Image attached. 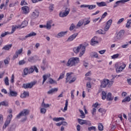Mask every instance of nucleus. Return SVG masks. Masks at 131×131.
Masks as SVG:
<instances>
[{
    "label": "nucleus",
    "instance_id": "f257e3e1",
    "mask_svg": "<svg viewBox=\"0 0 131 131\" xmlns=\"http://www.w3.org/2000/svg\"><path fill=\"white\" fill-rule=\"evenodd\" d=\"M73 52H75V54H78V53L80 52L79 54V57H82L84 53H85V46H84L82 44H80L79 46L73 48Z\"/></svg>",
    "mask_w": 131,
    "mask_h": 131
},
{
    "label": "nucleus",
    "instance_id": "f03ea898",
    "mask_svg": "<svg viewBox=\"0 0 131 131\" xmlns=\"http://www.w3.org/2000/svg\"><path fill=\"white\" fill-rule=\"evenodd\" d=\"M79 62H80V60L79 57H71L69 59L67 63V67H74V66H76Z\"/></svg>",
    "mask_w": 131,
    "mask_h": 131
},
{
    "label": "nucleus",
    "instance_id": "7ed1b4c3",
    "mask_svg": "<svg viewBox=\"0 0 131 131\" xmlns=\"http://www.w3.org/2000/svg\"><path fill=\"white\" fill-rule=\"evenodd\" d=\"M114 81L112 80H109L108 79H103L100 81V87L102 89H105V88H111L112 86Z\"/></svg>",
    "mask_w": 131,
    "mask_h": 131
},
{
    "label": "nucleus",
    "instance_id": "20e7f679",
    "mask_svg": "<svg viewBox=\"0 0 131 131\" xmlns=\"http://www.w3.org/2000/svg\"><path fill=\"white\" fill-rule=\"evenodd\" d=\"M126 66L124 63H123L122 65L120 66V63H116L115 65V68H116L117 73H120V72H122V70L125 68Z\"/></svg>",
    "mask_w": 131,
    "mask_h": 131
},
{
    "label": "nucleus",
    "instance_id": "39448f33",
    "mask_svg": "<svg viewBox=\"0 0 131 131\" xmlns=\"http://www.w3.org/2000/svg\"><path fill=\"white\" fill-rule=\"evenodd\" d=\"M13 118V115H9L7 116V118L6 119V120L5 122L4 125L3 127V128L5 129L11 123V121H12V118Z\"/></svg>",
    "mask_w": 131,
    "mask_h": 131
},
{
    "label": "nucleus",
    "instance_id": "423d86ee",
    "mask_svg": "<svg viewBox=\"0 0 131 131\" xmlns=\"http://www.w3.org/2000/svg\"><path fill=\"white\" fill-rule=\"evenodd\" d=\"M124 30H120L117 34L116 36H115L114 40L116 41H117V40H119L124 35Z\"/></svg>",
    "mask_w": 131,
    "mask_h": 131
},
{
    "label": "nucleus",
    "instance_id": "0eeeda50",
    "mask_svg": "<svg viewBox=\"0 0 131 131\" xmlns=\"http://www.w3.org/2000/svg\"><path fill=\"white\" fill-rule=\"evenodd\" d=\"M70 12V8H66V10L64 12H60L59 13V16L61 18H64V17H67Z\"/></svg>",
    "mask_w": 131,
    "mask_h": 131
},
{
    "label": "nucleus",
    "instance_id": "6e6552de",
    "mask_svg": "<svg viewBox=\"0 0 131 131\" xmlns=\"http://www.w3.org/2000/svg\"><path fill=\"white\" fill-rule=\"evenodd\" d=\"M29 114V110H24L21 111L19 114L16 116V118H20L21 116H26Z\"/></svg>",
    "mask_w": 131,
    "mask_h": 131
},
{
    "label": "nucleus",
    "instance_id": "1a4fd4ad",
    "mask_svg": "<svg viewBox=\"0 0 131 131\" xmlns=\"http://www.w3.org/2000/svg\"><path fill=\"white\" fill-rule=\"evenodd\" d=\"M39 16V11L38 10H34L31 15L32 19H36V18H38Z\"/></svg>",
    "mask_w": 131,
    "mask_h": 131
},
{
    "label": "nucleus",
    "instance_id": "9d476101",
    "mask_svg": "<svg viewBox=\"0 0 131 131\" xmlns=\"http://www.w3.org/2000/svg\"><path fill=\"white\" fill-rule=\"evenodd\" d=\"M35 84H36V81H33L30 83L24 84V89H31Z\"/></svg>",
    "mask_w": 131,
    "mask_h": 131
},
{
    "label": "nucleus",
    "instance_id": "9b49d317",
    "mask_svg": "<svg viewBox=\"0 0 131 131\" xmlns=\"http://www.w3.org/2000/svg\"><path fill=\"white\" fill-rule=\"evenodd\" d=\"M112 22H113L112 19H110L106 22V26L104 28V31H108L109 30V28H110V27L111 26V24H112Z\"/></svg>",
    "mask_w": 131,
    "mask_h": 131
},
{
    "label": "nucleus",
    "instance_id": "f8f14e48",
    "mask_svg": "<svg viewBox=\"0 0 131 131\" xmlns=\"http://www.w3.org/2000/svg\"><path fill=\"white\" fill-rule=\"evenodd\" d=\"M67 31L60 32L55 36V37H57V38H61L62 37H64V36L67 34Z\"/></svg>",
    "mask_w": 131,
    "mask_h": 131
},
{
    "label": "nucleus",
    "instance_id": "ddd939ff",
    "mask_svg": "<svg viewBox=\"0 0 131 131\" xmlns=\"http://www.w3.org/2000/svg\"><path fill=\"white\" fill-rule=\"evenodd\" d=\"M23 52V49L21 48L19 50L16 51L15 52V55H14L13 57V60H15V59H17L18 58V56L20 55V54H22V52Z\"/></svg>",
    "mask_w": 131,
    "mask_h": 131
},
{
    "label": "nucleus",
    "instance_id": "4468645a",
    "mask_svg": "<svg viewBox=\"0 0 131 131\" xmlns=\"http://www.w3.org/2000/svg\"><path fill=\"white\" fill-rule=\"evenodd\" d=\"M77 35H78V33H74V34L71 35L67 40V41L69 42V41H72L73 40L75 39L76 38Z\"/></svg>",
    "mask_w": 131,
    "mask_h": 131
},
{
    "label": "nucleus",
    "instance_id": "2eb2a0df",
    "mask_svg": "<svg viewBox=\"0 0 131 131\" xmlns=\"http://www.w3.org/2000/svg\"><path fill=\"white\" fill-rule=\"evenodd\" d=\"M99 43V41H98V37L95 36L92 39L91 41V46H95V45H97Z\"/></svg>",
    "mask_w": 131,
    "mask_h": 131
},
{
    "label": "nucleus",
    "instance_id": "dca6fc26",
    "mask_svg": "<svg viewBox=\"0 0 131 131\" xmlns=\"http://www.w3.org/2000/svg\"><path fill=\"white\" fill-rule=\"evenodd\" d=\"M9 97H17L18 96V93L16 91H13L10 90L9 93H8Z\"/></svg>",
    "mask_w": 131,
    "mask_h": 131
},
{
    "label": "nucleus",
    "instance_id": "f3484780",
    "mask_svg": "<svg viewBox=\"0 0 131 131\" xmlns=\"http://www.w3.org/2000/svg\"><path fill=\"white\" fill-rule=\"evenodd\" d=\"M58 88L52 89L47 92V94L48 95H52V94H55V93H57V92H58Z\"/></svg>",
    "mask_w": 131,
    "mask_h": 131
},
{
    "label": "nucleus",
    "instance_id": "a211bd4d",
    "mask_svg": "<svg viewBox=\"0 0 131 131\" xmlns=\"http://www.w3.org/2000/svg\"><path fill=\"white\" fill-rule=\"evenodd\" d=\"M35 35H36V33L34 32H32L25 36V38H24L23 39L25 40L27 38H28V37H31V36H35Z\"/></svg>",
    "mask_w": 131,
    "mask_h": 131
},
{
    "label": "nucleus",
    "instance_id": "6ab92c4d",
    "mask_svg": "<svg viewBox=\"0 0 131 131\" xmlns=\"http://www.w3.org/2000/svg\"><path fill=\"white\" fill-rule=\"evenodd\" d=\"M24 14H28L29 13V7L28 6H24L21 8Z\"/></svg>",
    "mask_w": 131,
    "mask_h": 131
},
{
    "label": "nucleus",
    "instance_id": "aec40b11",
    "mask_svg": "<svg viewBox=\"0 0 131 131\" xmlns=\"http://www.w3.org/2000/svg\"><path fill=\"white\" fill-rule=\"evenodd\" d=\"M72 77V73H68L67 74L66 83H67V82H69V81L70 80V79H71Z\"/></svg>",
    "mask_w": 131,
    "mask_h": 131
},
{
    "label": "nucleus",
    "instance_id": "412c9836",
    "mask_svg": "<svg viewBox=\"0 0 131 131\" xmlns=\"http://www.w3.org/2000/svg\"><path fill=\"white\" fill-rule=\"evenodd\" d=\"M96 5L98 7H107V4L105 2H96Z\"/></svg>",
    "mask_w": 131,
    "mask_h": 131
},
{
    "label": "nucleus",
    "instance_id": "4be33fe9",
    "mask_svg": "<svg viewBox=\"0 0 131 131\" xmlns=\"http://www.w3.org/2000/svg\"><path fill=\"white\" fill-rule=\"evenodd\" d=\"M113 99L114 98L112 97V94L111 93H108L106 95L107 101H113Z\"/></svg>",
    "mask_w": 131,
    "mask_h": 131
},
{
    "label": "nucleus",
    "instance_id": "5701e85b",
    "mask_svg": "<svg viewBox=\"0 0 131 131\" xmlns=\"http://www.w3.org/2000/svg\"><path fill=\"white\" fill-rule=\"evenodd\" d=\"M20 97L22 99H24L25 98H27V97H29V93L25 91L23 94H21L20 95Z\"/></svg>",
    "mask_w": 131,
    "mask_h": 131
},
{
    "label": "nucleus",
    "instance_id": "b1692460",
    "mask_svg": "<svg viewBox=\"0 0 131 131\" xmlns=\"http://www.w3.org/2000/svg\"><path fill=\"white\" fill-rule=\"evenodd\" d=\"M52 21H47V25H46V28H47V29H48V30H50V29L52 28Z\"/></svg>",
    "mask_w": 131,
    "mask_h": 131
},
{
    "label": "nucleus",
    "instance_id": "393cba45",
    "mask_svg": "<svg viewBox=\"0 0 131 131\" xmlns=\"http://www.w3.org/2000/svg\"><path fill=\"white\" fill-rule=\"evenodd\" d=\"M90 56L91 58H97V59H99L98 53L96 52H91Z\"/></svg>",
    "mask_w": 131,
    "mask_h": 131
},
{
    "label": "nucleus",
    "instance_id": "a878e982",
    "mask_svg": "<svg viewBox=\"0 0 131 131\" xmlns=\"http://www.w3.org/2000/svg\"><path fill=\"white\" fill-rule=\"evenodd\" d=\"M36 58H37L36 56H31L30 58H29L28 61H29V62L33 63L36 61Z\"/></svg>",
    "mask_w": 131,
    "mask_h": 131
},
{
    "label": "nucleus",
    "instance_id": "bb28decb",
    "mask_svg": "<svg viewBox=\"0 0 131 131\" xmlns=\"http://www.w3.org/2000/svg\"><path fill=\"white\" fill-rule=\"evenodd\" d=\"M101 97L102 100H105L107 98V93H106V92L103 91L101 93Z\"/></svg>",
    "mask_w": 131,
    "mask_h": 131
},
{
    "label": "nucleus",
    "instance_id": "cd10ccee",
    "mask_svg": "<svg viewBox=\"0 0 131 131\" xmlns=\"http://www.w3.org/2000/svg\"><path fill=\"white\" fill-rule=\"evenodd\" d=\"M12 48V44L8 45H6L3 48V50H5V51H9L10 49Z\"/></svg>",
    "mask_w": 131,
    "mask_h": 131
},
{
    "label": "nucleus",
    "instance_id": "c85d7f7f",
    "mask_svg": "<svg viewBox=\"0 0 131 131\" xmlns=\"http://www.w3.org/2000/svg\"><path fill=\"white\" fill-rule=\"evenodd\" d=\"M86 120H82L81 119H78V122L81 125H83V124H85Z\"/></svg>",
    "mask_w": 131,
    "mask_h": 131
},
{
    "label": "nucleus",
    "instance_id": "c756f323",
    "mask_svg": "<svg viewBox=\"0 0 131 131\" xmlns=\"http://www.w3.org/2000/svg\"><path fill=\"white\" fill-rule=\"evenodd\" d=\"M41 107L42 108H49L50 107V104L45 103V101H43V102L41 103Z\"/></svg>",
    "mask_w": 131,
    "mask_h": 131
},
{
    "label": "nucleus",
    "instance_id": "7c9ffc66",
    "mask_svg": "<svg viewBox=\"0 0 131 131\" xmlns=\"http://www.w3.org/2000/svg\"><path fill=\"white\" fill-rule=\"evenodd\" d=\"M20 25L21 26V28H24V27H26V26L28 25V21L27 20H25L23 21Z\"/></svg>",
    "mask_w": 131,
    "mask_h": 131
},
{
    "label": "nucleus",
    "instance_id": "2f4dec72",
    "mask_svg": "<svg viewBox=\"0 0 131 131\" xmlns=\"http://www.w3.org/2000/svg\"><path fill=\"white\" fill-rule=\"evenodd\" d=\"M64 118H60V117L59 118L55 117L53 118V121H56V122H58V121H60L61 120H64Z\"/></svg>",
    "mask_w": 131,
    "mask_h": 131
},
{
    "label": "nucleus",
    "instance_id": "473e14b6",
    "mask_svg": "<svg viewBox=\"0 0 131 131\" xmlns=\"http://www.w3.org/2000/svg\"><path fill=\"white\" fill-rule=\"evenodd\" d=\"M49 83H50V84H57V81L56 80H54L53 79H52V78H49Z\"/></svg>",
    "mask_w": 131,
    "mask_h": 131
},
{
    "label": "nucleus",
    "instance_id": "72a5a7b5",
    "mask_svg": "<svg viewBox=\"0 0 131 131\" xmlns=\"http://www.w3.org/2000/svg\"><path fill=\"white\" fill-rule=\"evenodd\" d=\"M2 106H5L6 107H8L9 106V102L7 101H2L1 102Z\"/></svg>",
    "mask_w": 131,
    "mask_h": 131
},
{
    "label": "nucleus",
    "instance_id": "f704fd0d",
    "mask_svg": "<svg viewBox=\"0 0 131 131\" xmlns=\"http://www.w3.org/2000/svg\"><path fill=\"white\" fill-rule=\"evenodd\" d=\"M9 34H11V33L9 32H5L4 33H2L0 37H5V36H6V35H9Z\"/></svg>",
    "mask_w": 131,
    "mask_h": 131
},
{
    "label": "nucleus",
    "instance_id": "c9c22d12",
    "mask_svg": "<svg viewBox=\"0 0 131 131\" xmlns=\"http://www.w3.org/2000/svg\"><path fill=\"white\" fill-rule=\"evenodd\" d=\"M130 101V97L129 96H127L125 97L122 101V102L123 103L124 102H129Z\"/></svg>",
    "mask_w": 131,
    "mask_h": 131
},
{
    "label": "nucleus",
    "instance_id": "e433bc0d",
    "mask_svg": "<svg viewBox=\"0 0 131 131\" xmlns=\"http://www.w3.org/2000/svg\"><path fill=\"white\" fill-rule=\"evenodd\" d=\"M96 7H97L96 5H88V9L89 10H94V9H96Z\"/></svg>",
    "mask_w": 131,
    "mask_h": 131
},
{
    "label": "nucleus",
    "instance_id": "4c0bfd02",
    "mask_svg": "<svg viewBox=\"0 0 131 131\" xmlns=\"http://www.w3.org/2000/svg\"><path fill=\"white\" fill-rule=\"evenodd\" d=\"M4 82L6 85H10V83H9V78L8 77H5Z\"/></svg>",
    "mask_w": 131,
    "mask_h": 131
},
{
    "label": "nucleus",
    "instance_id": "58836bf2",
    "mask_svg": "<svg viewBox=\"0 0 131 131\" xmlns=\"http://www.w3.org/2000/svg\"><path fill=\"white\" fill-rule=\"evenodd\" d=\"M79 111L81 114L80 117L81 118H84L85 117V115H84V113L81 110H79Z\"/></svg>",
    "mask_w": 131,
    "mask_h": 131
},
{
    "label": "nucleus",
    "instance_id": "ea45409f",
    "mask_svg": "<svg viewBox=\"0 0 131 131\" xmlns=\"http://www.w3.org/2000/svg\"><path fill=\"white\" fill-rule=\"evenodd\" d=\"M64 76H65V72H62L61 74H60L59 77L57 79L58 81H59L60 79L64 78Z\"/></svg>",
    "mask_w": 131,
    "mask_h": 131
},
{
    "label": "nucleus",
    "instance_id": "a19ab883",
    "mask_svg": "<svg viewBox=\"0 0 131 131\" xmlns=\"http://www.w3.org/2000/svg\"><path fill=\"white\" fill-rule=\"evenodd\" d=\"M98 129L99 130L102 131L104 129V126L102 123H99L98 124Z\"/></svg>",
    "mask_w": 131,
    "mask_h": 131
},
{
    "label": "nucleus",
    "instance_id": "79ce46f5",
    "mask_svg": "<svg viewBox=\"0 0 131 131\" xmlns=\"http://www.w3.org/2000/svg\"><path fill=\"white\" fill-rule=\"evenodd\" d=\"M42 78H43V81H42V84H43V83H45V82H46V80H47V79H48V75H43Z\"/></svg>",
    "mask_w": 131,
    "mask_h": 131
},
{
    "label": "nucleus",
    "instance_id": "37998d69",
    "mask_svg": "<svg viewBox=\"0 0 131 131\" xmlns=\"http://www.w3.org/2000/svg\"><path fill=\"white\" fill-rule=\"evenodd\" d=\"M47 112V109L45 108L44 107H40V113L42 114H45Z\"/></svg>",
    "mask_w": 131,
    "mask_h": 131
},
{
    "label": "nucleus",
    "instance_id": "c03bdc74",
    "mask_svg": "<svg viewBox=\"0 0 131 131\" xmlns=\"http://www.w3.org/2000/svg\"><path fill=\"white\" fill-rule=\"evenodd\" d=\"M130 0H120L117 1V4L119 3L120 4H124V3H127V2H129Z\"/></svg>",
    "mask_w": 131,
    "mask_h": 131
},
{
    "label": "nucleus",
    "instance_id": "a18cd8bd",
    "mask_svg": "<svg viewBox=\"0 0 131 131\" xmlns=\"http://www.w3.org/2000/svg\"><path fill=\"white\" fill-rule=\"evenodd\" d=\"M82 25H83V21L80 20L77 25V28H78V27H81V26H82Z\"/></svg>",
    "mask_w": 131,
    "mask_h": 131
},
{
    "label": "nucleus",
    "instance_id": "49530a36",
    "mask_svg": "<svg viewBox=\"0 0 131 131\" xmlns=\"http://www.w3.org/2000/svg\"><path fill=\"white\" fill-rule=\"evenodd\" d=\"M68 107V100H67L66 101L65 106L64 107L63 111H67Z\"/></svg>",
    "mask_w": 131,
    "mask_h": 131
},
{
    "label": "nucleus",
    "instance_id": "de8ad7c7",
    "mask_svg": "<svg viewBox=\"0 0 131 131\" xmlns=\"http://www.w3.org/2000/svg\"><path fill=\"white\" fill-rule=\"evenodd\" d=\"M85 125H88V126H92V123L91 121L86 120L85 122Z\"/></svg>",
    "mask_w": 131,
    "mask_h": 131
},
{
    "label": "nucleus",
    "instance_id": "09e8293b",
    "mask_svg": "<svg viewBox=\"0 0 131 131\" xmlns=\"http://www.w3.org/2000/svg\"><path fill=\"white\" fill-rule=\"evenodd\" d=\"M24 73L25 75H27V74H28V73H29V71L28 70V68H26L24 70Z\"/></svg>",
    "mask_w": 131,
    "mask_h": 131
},
{
    "label": "nucleus",
    "instance_id": "8fccbe9b",
    "mask_svg": "<svg viewBox=\"0 0 131 131\" xmlns=\"http://www.w3.org/2000/svg\"><path fill=\"white\" fill-rule=\"evenodd\" d=\"M130 24H131V19H129L127 21V24L126 25V28H129V27L130 26Z\"/></svg>",
    "mask_w": 131,
    "mask_h": 131
},
{
    "label": "nucleus",
    "instance_id": "3c124183",
    "mask_svg": "<svg viewBox=\"0 0 131 131\" xmlns=\"http://www.w3.org/2000/svg\"><path fill=\"white\" fill-rule=\"evenodd\" d=\"M26 63V61L24 60H21L18 62V65H24Z\"/></svg>",
    "mask_w": 131,
    "mask_h": 131
},
{
    "label": "nucleus",
    "instance_id": "603ef678",
    "mask_svg": "<svg viewBox=\"0 0 131 131\" xmlns=\"http://www.w3.org/2000/svg\"><path fill=\"white\" fill-rule=\"evenodd\" d=\"M75 27V25H74V24H72L70 27L69 30H70V31H72V30L74 29Z\"/></svg>",
    "mask_w": 131,
    "mask_h": 131
},
{
    "label": "nucleus",
    "instance_id": "864d4df0",
    "mask_svg": "<svg viewBox=\"0 0 131 131\" xmlns=\"http://www.w3.org/2000/svg\"><path fill=\"white\" fill-rule=\"evenodd\" d=\"M88 130L91 131V130H94L96 131V126H91L88 127Z\"/></svg>",
    "mask_w": 131,
    "mask_h": 131
},
{
    "label": "nucleus",
    "instance_id": "5fc2aeb1",
    "mask_svg": "<svg viewBox=\"0 0 131 131\" xmlns=\"http://www.w3.org/2000/svg\"><path fill=\"white\" fill-rule=\"evenodd\" d=\"M98 33H99V34H105L106 32L105 31H103V30H99L97 31Z\"/></svg>",
    "mask_w": 131,
    "mask_h": 131
},
{
    "label": "nucleus",
    "instance_id": "6e6d98bb",
    "mask_svg": "<svg viewBox=\"0 0 131 131\" xmlns=\"http://www.w3.org/2000/svg\"><path fill=\"white\" fill-rule=\"evenodd\" d=\"M49 10L50 12H52V11H54V4H50L49 6Z\"/></svg>",
    "mask_w": 131,
    "mask_h": 131
},
{
    "label": "nucleus",
    "instance_id": "4d7b16f0",
    "mask_svg": "<svg viewBox=\"0 0 131 131\" xmlns=\"http://www.w3.org/2000/svg\"><path fill=\"white\" fill-rule=\"evenodd\" d=\"M124 21V18H120L117 22L118 25H119V24H121V23H122L123 21Z\"/></svg>",
    "mask_w": 131,
    "mask_h": 131
},
{
    "label": "nucleus",
    "instance_id": "13d9d810",
    "mask_svg": "<svg viewBox=\"0 0 131 131\" xmlns=\"http://www.w3.org/2000/svg\"><path fill=\"white\" fill-rule=\"evenodd\" d=\"M16 29H17L16 28V27H15V26H12V31H11V32L10 33L11 34L14 33V32H15V31L16 30Z\"/></svg>",
    "mask_w": 131,
    "mask_h": 131
},
{
    "label": "nucleus",
    "instance_id": "bf43d9fd",
    "mask_svg": "<svg viewBox=\"0 0 131 131\" xmlns=\"http://www.w3.org/2000/svg\"><path fill=\"white\" fill-rule=\"evenodd\" d=\"M33 71H34V69L33 68V66L31 67V68H30L29 69V74H30V73H32V72H33Z\"/></svg>",
    "mask_w": 131,
    "mask_h": 131
},
{
    "label": "nucleus",
    "instance_id": "052dcab7",
    "mask_svg": "<svg viewBox=\"0 0 131 131\" xmlns=\"http://www.w3.org/2000/svg\"><path fill=\"white\" fill-rule=\"evenodd\" d=\"M74 92H75V90H72L71 92V98L72 99H74Z\"/></svg>",
    "mask_w": 131,
    "mask_h": 131
},
{
    "label": "nucleus",
    "instance_id": "680f3d73",
    "mask_svg": "<svg viewBox=\"0 0 131 131\" xmlns=\"http://www.w3.org/2000/svg\"><path fill=\"white\" fill-rule=\"evenodd\" d=\"M119 56V54H114V55L112 56V59H116V58H118Z\"/></svg>",
    "mask_w": 131,
    "mask_h": 131
},
{
    "label": "nucleus",
    "instance_id": "e2e57ef3",
    "mask_svg": "<svg viewBox=\"0 0 131 131\" xmlns=\"http://www.w3.org/2000/svg\"><path fill=\"white\" fill-rule=\"evenodd\" d=\"M86 88L88 89H91L92 88V85L91 84V82H88L86 84Z\"/></svg>",
    "mask_w": 131,
    "mask_h": 131
},
{
    "label": "nucleus",
    "instance_id": "0e129e2a",
    "mask_svg": "<svg viewBox=\"0 0 131 131\" xmlns=\"http://www.w3.org/2000/svg\"><path fill=\"white\" fill-rule=\"evenodd\" d=\"M75 80H76V77H74V78H72V79L69 81V83H72V82H74V81H75Z\"/></svg>",
    "mask_w": 131,
    "mask_h": 131
},
{
    "label": "nucleus",
    "instance_id": "69168bd1",
    "mask_svg": "<svg viewBox=\"0 0 131 131\" xmlns=\"http://www.w3.org/2000/svg\"><path fill=\"white\" fill-rule=\"evenodd\" d=\"M14 78H15V76H14V74H12L11 76V80H10L11 83H14Z\"/></svg>",
    "mask_w": 131,
    "mask_h": 131
},
{
    "label": "nucleus",
    "instance_id": "338daca9",
    "mask_svg": "<svg viewBox=\"0 0 131 131\" xmlns=\"http://www.w3.org/2000/svg\"><path fill=\"white\" fill-rule=\"evenodd\" d=\"M107 14L108 13L107 12H104L101 16V19H104V18L107 16Z\"/></svg>",
    "mask_w": 131,
    "mask_h": 131
},
{
    "label": "nucleus",
    "instance_id": "774afa93",
    "mask_svg": "<svg viewBox=\"0 0 131 131\" xmlns=\"http://www.w3.org/2000/svg\"><path fill=\"white\" fill-rule=\"evenodd\" d=\"M96 111H97V110H96V108H93L92 111V115H95V114H96Z\"/></svg>",
    "mask_w": 131,
    "mask_h": 131
}]
</instances>
